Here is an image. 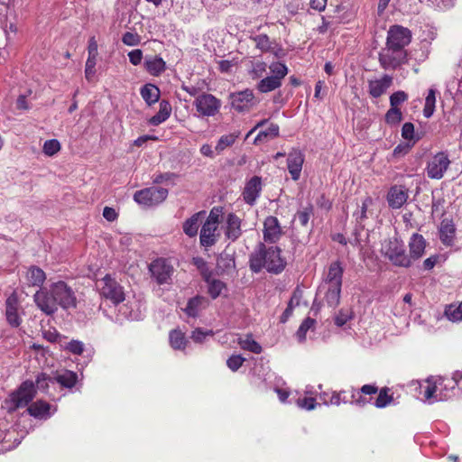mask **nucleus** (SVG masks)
<instances>
[{
	"mask_svg": "<svg viewBox=\"0 0 462 462\" xmlns=\"http://www.w3.org/2000/svg\"><path fill=\"white\" fill-rule=\"evenodd\" d=\"M304 163V154L299 149H293L288 154L287 168L293 180H298L300 177L302 166Z\"/></svg>",
	"mask_w": 462,
	"mask_h": 462,
	"instance_id": "a211bd4d",
	"label": "nucleus"
},
{
	"mask_svg": "<svg viewBox=\"0 0 462 462\" xmlns=\"http://www.w3.org/2000/svg\"><path fill=\"white\" fill-rule=\"evenodd\" d=\"M144 69L154 77L160 76L166 69V62L160 56H146L144 58Z\"/></svg>",
	"mask_w": 462,
	"mask_h": 462,
	"instance_id": "a878e982",
	"label": "nucleus"
},
{
	"mask_svg": "<svg viewBox=\"0 0 462 462\" xmlns=\"http://www.w3.org/2000/svg\"><path fill=\"white\" fill-rule=\"evenodd\" d=\"M171 106L166 100H162L160 102V109L159 111L149 119V124L151 125L157 126L162 123L165 122L171 116Z\"/></svg>",
	"mask_w": 462,
	"mask_h": 462,
	"instance_id": "2f4dec72",
	"label": "nucleus"
},
{
	"mask_svg": "<svg viewBox=\"0 0 462 462\" xmlns=\"http://www.w3.org/2000/svg\"><path fill=\"white\" fill-rule=\"evenodd\" d=\"M224 220V208L214 207L204 221V246L215 245L220 237V224Z\"/></svg>",
	"mask_w": 462,
	"mask_h": 462,
	"instance_id": "20e7f679",
	"label": "nucleus"
},
{
	"mask_svg": "<svg viewBox=\"0 0 462 462\" xmlns=\"http://www.w3.org/2000/svg\"><path fill=\"white\" fill-rule=\"evenodd\" d=\"M168 194V189L152 186L137 190L134 195V199L143 208H152L162 203Z\"/></svg>",
	"mask_w": 462,
	"mask_h": 462,
	"instance_id": "0eeeda50",
	"label": "nucleus"
},
{
	"mask_svg": "<svg viewBox=\"0 0 462 462\" xmlns=\"http://www.w3.org/2000/svg\"><path fill=\"white\" fill-rule=\"evenodd\" d=\"M169 341L171 346L175 350H183L188 343L185 333L180 329H173L170 332Z\"/></svg>",
	"mask_w": 462,
	"mask_h": 462,
	"instance_id": "c9c22d12",
	"label": "nucleus"
},
{
	"mask_svg": "<svg viewBox=\"0 0 462 462\" xmlns=\"http://www.w3.org/2000/svg\"><path fill=\"white\" fill-rule=\"evenodd\" d=\"M437 388V380L432 382L430 379H428L424 383L420 384L422 400L429 403L438 402L437 397H439V393Z\"/></svg>",
	"mask_w": 462,
	"mask_h": 462,
	"instance_id": "c756f323",
	"label": "nucleus"
},
{
	"mask_svg": "<svg viewBox=\"0 0 462 462\" xmlns=\"http://www.w3.org/2000/svg\"><path fill=\"white\" fill-rule=\"evenodd\" d=\"M373 204V199L366 197L363 201L360 209L354 213V217L357 224L362 225L364 220L367 218V209Z\"/></svg>",
	"mask_w": 462,
	"mask_h": 462,
	"instance_id": "49530a36",
	"label": "nucleus"
},
{
	"mask_svg": "<svg viewBox=\"0 0 462 462\" xmlns=\"http://www.w3.org/2000/svg\"><path fill=\"white\" fill-rule=\"evenodd\" d=\"M297 404L302 409L311 411L315 409L317 402L313 397H304L298 399Z\"/></svg>",
	"mask_w": 462,
	"mask_h": 462,
	"instance_id": "69168bd1",
	"label": "nucleus"
},
{
	"mask_svg": "<svg viewBox=\"0 0 462 462\" xmlns=\"http://www.w3.org/2000/svg\"><path fill=\"white\" fill-rule=\"evenodd\" d=\"M97 57H88L85 66V77L90 81L96 74Z\"/></svg>",
	"mask_w": 462,
	"mask_h": 462,
	"instance_id": "13d9d810",
	"label": "nucleus"
},
{
	"mask_svg": "<svg viewBox=\"0 0 462 462\" xmlns=\"http://www.w3.org/2000/svg\"><path fill=\"white\" fill-rule=\"evenodd\" d=\"M149 272L158 284H166L173 273V266L168 260L157 258L149 264Z\"/></svg>",
	"mask_w": 462,
	"mask_h": 462,
	"instance_id": "1a4fd4ad",
	"label": "nucleus"
},
{
	"mask_svg": "<svg viewBox=\"0 0 462 462\" xmlns=\"http://www.w3.org/2000/svg\"><path fill=\"white\" fill-rule=\"evenodd\" d=\"M221 101L211 94H204V116H214L219 112Z\"/></svg>",
	"mask_w": 462,
	"mask_h": 462,
	"instance_id": "72a5a7b5",
	"label": "nucleus"
},
{
	"mask_svg": "<svg viewBox=\"0 0 462 462\" xmlns=\"http://www.w3.org/2000/svg\"><path fill=\"white\" fill-rule=\"evenodd\" d=\"M5 315L8 323L12 327H18L21 324V318L18 315V300L14 293L11 294L5 302Z\"/></svg>",
	"mask_w": 462,
	"mask_h": 462,
	"instance_id": "b1692460",
	"label": "nucleus"
},
{
	"mask_svg": "<svg viewBox=\"0 0 462 462\" xmlns=\"http://www.w3.org/2000/svg\"><path fill=\"white\" fill-rule=\"evenodd\" d=\"M426 247V240L425 238L418 234L414 233L410 238L409 241V254L408 257H410L411 265L414 261L419 260L422 257L425 252Z\"/></svg>",
	"mask_w": 462,
	"mask_h": 462,
	"instance_id": "412c9836",
	"label": "nucleus"
},
{
	"mask_svg": "<svg viewBox=\"0 0 462 462\" xmlns=\"http://www.w3.org/2000/svg\"><path fill=\"white\" fill-rule=\"evenodd\" d=\"M384 256L395 266L408 268L411 266L410 257L406 254L403 242L397 237L388 240L383 246Z\"/></svg>",
	"mask_w": 462,
	"mask_h": 462,
	"instance_id": "39448f33",
	"label": "nucleus"
},
{
	"mask_svg": "<svg viewBox=\"0 0 462 462\" xmlns=\"http://www.w3.org/2000/svg\"><path fill=\"white\" fill-rule=\"evenodd\" d=\"M316 320L310 317L306 318L296 332V337L299 342L302 343L306 339L307 332L314 327Z\"/></svg>",
	"mask_w": 462,
	"mask_h": 462,
	"instance_id": "a18cd8bd",
	"label": "nucleus"
},
{
	"mask_svg": "<svg viewBox=\"0 0 462 462\" xmlns=\"http://www.w3.org/2000/svg\"><path fill=\"white\" fill-rule=\"evenodd\" d=\"M51 293H53L58 307L63 310L76 308L77 298L73 290L67 285L66 282L60 281L50 286Z\"/></svg>",
	"mask_w": 462,
	"mask_h": 462,
	"instance_id": "6e6552de",
	"label": "nucleus"
},
{
	"mask_svg": "<svg viewBox=\"0 0 462 462\" xmlns=\"http://www.w3.org/2000/svg\"><path fill=\"white\" fill-rule=\"evenodd\" d=\"M202 224V211H199L192 215L183 223V232L189 237L198 235L199 228Z\"/></svg>",
	"mask_w": 462,
	"mask_h": 462,
	"instance_id": "7c9ffc66",
	"label": "nucleus"
},
{
	"mask_svg": "<svg viewBox=\"0 0 462 462\" xmlns=\"http://www.w3.org/2000/svg\"><path fill=\"white\" fill-rule=\"evenodd\" d=\"M411 40V32L408 28L401 25L391 26L387 33L386 45L391 48L404 50Z\"/></svg>",
	"mask_w": 462,
	"mask_h": 462,
	"instance_id": "f8f14e48",
	"label": "nucleus"
},
{
	"mask_svg": "<svg viewBox=\"0 0 462 462\" xmlns=\"http://www.w3.org/2000/svg\"><path fill=\"white\" fill-rule=\"evenodd\" d=\"M36 393L35 384L32 381H24L18 389L11 393L5 401V407L9 413L17 409L28 406Z\"/></svg>",
	"mask_w": 462,
	"mask_h": 462,
	"instance_id": "f03ea898",
	"label": "nucleus"
},
{
	"mask_svg": "<svg viewBox=\"0 0 462 462\" xmlns=\"http://www.w3.org/2000/svg\"><path fill=\"white\" fill-rule=\"evenodd\" d=\"M450 165V160L444 152L436 153L429 162L426 167L427 175L430 179L440 180Z\"/></svg>",
	"mask_w": 462,
	"mask_h": 462,
	"instance_id": "9d476101",
	"label": "nucleus"
},
{
	"mask_svg": "<svg viewBox=\"0 0 462 462\" xmlns=\"http://www.w3.org/2000/svg\"><path fill=\"white\" fill-rule=\"evenodd\" d=\"M122 42L127 46H137L141 42V37L136 32H126L123 34Z\"/></svg>",
	"mask_w": 462,
	"mask_h": 462,
	"instance_id": "bf43d9fd",
	"label": "nucleus"
},
{
	"mask_svg": "<svg viewBox=\"0 0 462 462\" xmlns=\"http://www.w3.org/2000/svg\"><path fill=\"white\" fill-rule=\"evenodd\" d=\"M254 41L262 51H268L271 49L272 42L266 34H259L254 38Z\"/></svg>",
	"mask_w": 462,
	"mask_h": 462,
	"instance_id": "4d7b16f0",
	"label": "nucleus"
},
{
	"mask_svg": "<svg viewBox=\"0 0 462 462\" xmlns=\"http://www.w3.org/2000/svg\"><path fill=\"white\" fill-rule=\"evenodd\" d=\"M208 292L212 299H217L226 290V284L220 280H207Z\"/></svg>",
	"mask_w": 462,
	"mask_h": 462,
	"instance_id": "c03bdc74",
	"label": "nucleus"
},
{
	"mask_svg": "<svg viewBox=\"0 0 462 462\" xmlns=\"http://www.w3.org/2000/svg\"><path fill=\"white\" fill-rule=\"evenodd\" d=\"M282 230L277 217H267L263 222V239L267 243H276L282 236Z\"/></svg>",
	"mask_w": 462,
	"mask_h": 462,
	"instance_id": "f3484780",
	"label": "nucleus"
},
{
	"mask_svg": "<svg viewBox=\"0 0 462 462\" xmlns=\"http://www.w3.org/2000/svg\"><path fill=\"white\" fill-rule=\"evenodd\" d=\"M390 389L384 387L380 390L379 394L374 402V406L377 408H384L393 402V396L389 394Z\"/></svg>",
	"mask_w": 462,
	"mask_h": 462,
	"instance_id": "8fccbe9b",
	"label": "nucleus"
},
{
	"mask_svg": "<svg viewBox=\"0 0 462 462\" xmlns=\"http://www.w3.org/2000/svg\"><path fill=\"white\" fill-rule=\"evenodd\" d=\"M60 150V142L56 139L47 140L43 144V152L48 156H53Z\"/></svg>",
	"mask_w": 462,
	"mask_h": 462,
	"instance_id": "5fc2aeb1",
	"label": "nucleus"
},
{
	"mask_svg": "<svg viewBox=\"0 0 462 462\" xmlns=\"http://www.w3.org/2000/svg\"><path fill=\"white\" fill-rule=\"evenodd\" d=\"M406 60L405 50L387 46L379 53V61L384 69H395Z\"/></svg>",
	"mask_w": 462,
	"mask_h": 462,
	"instance_id": "9b49d317",
	"label": "nucleus"
},
{
	"mask_svg": "<svg viewBox=\"0 0 462 462\" xmlns=\"http://www.w3.org/2000/svg\"><path fill=\"white\" fill-rule=\"evenodd\" d=\"M313 215L312 205H308L298 210L294 216V219L298 220L302 226H306L310 221V217Z\"/></svg>",
	"mask_w": 462,
	"mask_h": 462,
	"instance_id": "de8ad7c7",
	"label": "nucleus"
},
{
	"mask_svg": "<svg viewBox=\"0 0 462 462\" xmlns=\"http://www.w3.org/2000/svg\"><path fill=\"white\" fill-rule=\"evenodd\" d=\"M217 265L218 269L224 271L225 269H229L235 266V260L228 254H221L217 261Z\"/></svg>",
	"mask_w": 462,
	"mask_h": 462,
	"instance_id": "e2e57ef3",
	"label": "nucleus"
},
{
	"mask_svg": "<svg viewBox=\"0 0 462 462\" xmlns=\"http://www.w3.org/2000/svg\"><path fill=\"white\" fill-rule=\"evenodd\" d=\"M224 225L222 226L225 237L231 243L236 242L243 234L242 219L235 213L230 212L224 216Z\"/></svg>",
	"mask_w": 462,
	"mask_h": 462,
	"instance_id": "4468645a",
	"label": "nucleus"
},
{
	"mask_svg": "<svg viewBox=\"0 0 462 462\" xmlns=\"http://www.w3.org/2000/svg\"><path fill=\"white\" fill-rule=\"evenodd\" d=\"M341 287L337 285L322 284L319 292L324 291V300L329 307L335 308L339 304Z\"/></svg>",
	"mask_w": 462,
	"mask_h": 462,
	"instance_id": "bb28decb",
	"label": "nucleus"
},
{
	"mask_svg": "<svg viewBox=\"0 0 462 462\" xmlns=\"http://www.w3.org/2000/svg\"><path fill=\"white\" fill-rule=\"evenodd\" d=\"M183 88L191 96L196 97L194 104L196 106L197 112L202 114V95L200 94L199 89L194 86H185Z\"/></svg>",
	"mask_w": 462,
	"mask_h": 462,
	"instance_id": "864d4df0",
	"label": "nucleus"
},
{
	"mask_svg": "<svg viewBox=\"0 0 462 462\" xmlns=\"http://www.w3.org/2000/svg\"><path fill=\"white\" fill-rule=\"evenodd\" d=\"M50 383H55L54 377H51L44 373L38 374L35 382L36 387L43 392H45L48 389Z\"/></svg>",
	"mask_w": 462,
	"mask_h": 462,
	"instance_id": "6e6d98bb",
	"label": "nucleus"
},
{
	"mask_svg": "<svg viewBox=\"0 0 462 462\" xmlns=\"http://www.w3.org/2000/svg\"><path fill=\"white\" fill-rule=\"evenodd\" d=\"M268 68L270 75L263 77L256 85V89L261 93H269L281 88L289 71L288 67L280 61L272 62Z\"/></svg>",
	"mask_w": 462,
	"mask_h": 462,
	"instance_id": "7ed1b4c3",
	"label": "nucleus"
},
{
	"mask_svg": "<svg viewBox=\"0 0 462 462\" xmlns=\"http://www.w3.org/2000/svg\"><path fill=\"white\" fill-rule=\"evenodd\" d=\"M267 69V64L263 61H254L249 70V75L253 79H263Z\"/></svg>",
	"mask_w": 462,
	"mask_h": 462,
	"instance_id": "09e8293b",
	"label": "nucleus"
},
{
	"mask_svg": "<svg viewBox=\"0 0 462 462\" xmlns=\"http://www.w3.org/2000/svg\"><path fill=\"white\" fill-rule=\"evenodd\" d=\"M238 344L242 349L254 354H260L263 350L261 345L253 338L251 334H247L244 337H239Z\"/></svg>",
	"mask_w": 462,
	"mask_h": 462,
	"instance_id": "4c0bfd02",
	"label": "nucleus"
},
{
	"mask_svg": "<svg viewBox=\"0 0 462 462\" xmlns=\"http://www.w3.org/2000/svg\"><path fill=\"white\" fill-rule=\"evenodd\" d=\"M239 133L222 135L213 151L208 145L204 144V155L213 157L215 153H220L226 148L231 146L238 138Z\"/></svg>",
	"mask_w": 462,
	"mask_h": 462,
	"instance_id": "5701e85b",
	"label": "nucleus"
},
{
	"mask_svg": "<svg viewBox=\"0 0 462 462\" xmlns=\"http://www.w3.org/2000/svg\"><path fill=\"white\" fill-rule=\"evenodd\" d=\"M128 57H129V61L133 65L137 66L142 62L143 51L139 49L133 50L128 53Z\"/></svg>",
	"mask_w": 462,
	"mask_h": 462,
	"instance_id": "774afa93",
	"label": "nucleus"
},
{
	"mask_svg": "<svg viewBox=\"0 0 462 462\" xmlns=\"http://www.w3.org/2000/svg\"><path fill=\"white\" fill-rule=\"evenodd\" d=\"M33 300L36 306L46 315H52L58 310V305L51 288L37 291Z\"/></svg>",
	"mask_w": 462,
	"mask_h": 462,
	"instance_id": "ddd939ff",
	"label": "nucleus"
},
{
	"mask_svg": "<svg viewBox=\"0 0 462 462\" xmlns=\"http://www.w3.org/2000/svg\"><path fill=\"white\" fill-rule=\"evenodd\" d=\"M456 381H454L453 375L450 378H439L437 380L438 384V393L439 397H437V401H447L456 396L457 389H456Z\"/></svg>",
	"mask_w": 462,
	"mask_h": 462,
	"instance_id": "4be33fe9",
	"label": "nucleus"
},
{
	"mask_svg": "<svg viewBox=\"0 0 462 462\" xmlns=\"http://www.w3.org/2000/svg\"><path fill=\"white\" fill-rule=\"evenodd\" d=\"M409 198L408 189L402 185H394L390 188L386 199L393 209L401 208Z\"/></svg>",
	"mask_w": 462,
	"mask_h": 462,
	"instance_id": "dca6fc26",
	"label": "nucleus"
},
{
	"mask_svg": "<svg viewBox=\"0 0 462 462\" xmlns=\"http://www.w3.org/2000/svg\"><path fill=\"white\" fill-rule=\"evenodd\" d=\"M408 99V95L402 91L399 90L393 93L390 96V105L392 107H397L402 103L405 102Z\"/></svg>",
	"mask_w": 462,
	"mask_h": 462,
	"instance_id": "052dcab7",
	"label": "nucleus"
},
{
	"mask_svg": "<svg viewBox=\"0 0 462 462\" xmlns=\"http://www.w3.org/2000/svg\"><path fill=\"white\" fill-rule=\"evenodd\" d=\"M98 288L100 295L115 305H118L125 299L124 287L110 274H106L98 282Z\"/></svg>",
	"mask_w": 462,
	"mask_h": 462,
	"instance_id": "423d86ee",
	"label": "nucleus"
},
{
	"mask_svg": "<svg viewBox=\"0 0 462 462\" xmlns=\"http://www.w3.org/2000/svg\"><path fill=\"white\" fill-rule=\"evenodd\" d=\"M54 380L55 383H60L63 387L72 388L78 381V374L75 372L66 370L54 376Z\"/></svg>",
	"mask_w": 462,
	"mask_h": 462,
	"instance_id": "ea45409f",
	"label": "nucleus"
},
{
	"mask_svg": "<svg viewBox=\"0 0 462 462\" xmlns=\"http://www.w3.org/2000/svg\"><path fill=\"white\" fill-rule=\"evenodd\" d=\"M42 337L48 342L58 343L60 346L62 343V341H64V339H67V337L65 336L60 335L55 328H50L47 330H43Z\"/></svg>",
	"mask_w": 462,
	"mask_h": 462,
	"instance_id": "603ef678",
	"label": "nucleus"
},
{
	"mask_svg": "<svg viewBox=\"0 0 462 462\" xmlns=\"http://www.w3.org/2000/svg\"><path fill=\"white\" fill-rule=\"evenodd\" d=\"M285 265L286 262L282 258L281 250L278 247L266 248L263 244H260L250 254L249 266L255 273L266 269L267 272L277 274L284 270Z\"/></svg>",
	"mask_w": 462,
	"mask_h": 462,
	"instance_id": "f257e3e1",
	"label": "nucleus"
},
{
	"mask_svg": "<svg viewBox=\"0 0 462 462\" xmlns=\"http://www.w3.org/2000/svg\"><path fill=\"white\" fill-rule=\"evenodd\" d=\"M436 105V91L434 88H430L428 95L425 98V105L423 108V116L426 118H430L432 116L435 111Z\"/></svg>",
	"mask_w": 462,
	"mask_h": 462,
	"instance_id": "37998d69",
	"label": "nucleus"
},
{
	"mask_svg": "<svg viewBox=\"0 0 462 462\" xmlns=\"http://www.w3.org/2000/svg\"><path fill=\"white\" fill-rule=\"evenodd\" d=\"M60 348L72 355L80 356L85 350V344L76 339H72L69 342H67V339H64L60 344Z\"/></svg>",
	"mask_w": 462,
	"mask_h": 462,
	"instance_id": "a19ab883",
	"label": "nucleus"
},
{
	"mask_svg": "<svg viewBox=\"0 0 462 462\" xmlns=\"http://www.w3.org/2000/svg\"><path fill=\"white\" fill-rule=\"evenodd\" d=\"M393 79L389 75H384L379 79L370 80L368 82L369 94L373 97H381L391 86Z\"/></svg>",
	"mask_w": 462,
	"mask_h": 462,
	"instance_id": "cd10ccee",
	"label": "nucleus"
},
{
	"mask_svg": "<svg viewBox=\"0 0 462 462\" xmlns=\"http://www.w3.org/2000/svg\"><path fill=\"white\" fill-rule=\"evenodd\" d=\"M254 92L249 88L230 94L231 106L237 112L248 111L254 104Z\"/></svg>",
	"mask_w": 462,
	"mask_h": 462,
	"instance_id": "2eb2a0df",
	"label": "nucleus"
},
{
	"mask_svg": "<svg viewBox=\"0 0 462 462\" xmlns=\"http://www.w3.org/2000/svg\"><path fill=\"white\" fill-rule=\"evenodd\" d=\"M279 133H280L279 125L272 123L269 125V126L266 129L261 130L257 134V135L255 136V138L254 140V143L259 144V143H264L268 140L274 139L275 137H277L279 135Z\"/></svg>",
	"mask_w": 462,
	"mask_h": 462,
	"instance_id": "f704fd0d",
	"label": "nucleus"
},
{
	"mask_svg": "<svg viewBox=\"0 0 462 462\" xmlns=\"http://www.w3.org/2000/svg\"><path fill=\"white\" fill-rule=\"evenodd\" d=\"M402 136L405 140L411 141L414 139V125L412 123H405L402 128Z\"/></svg>",
	"mask_w": 462,
	"mask_h": 462,
	"instance_id": "338daca9",
	"label": "nucleus"
},
{
	"mask_svg": "<svg viewBox=\"0 0 462 462\" xmlns=\"http://www.w3.org/2000/svg\"><path fill=\"white\" fill-rule=\"evenodd\" d=\"M262 190V180L260 177L254 176L245 184L243 198L246 204L253 206Z\"/></svg>",
	"mask_w": 462,
	"mask_h": 462,
	"instance_id": "aec40b11",
	"label": "nucleus"
},
{
	"mask_svg": "<svg viewBox=\"0 0 462 462\" xmlns=\"http://www.w3.org/2000/svg\"><path fill=\"white\" fill-rule=\"evenodd\" d=\"M140 94L148 106L158 102L160 98V89L157 86L148 83L141 88Z\"/></svg>",
	"mask_w": 462,
	"mask_h": 462,
	"instance_id": "473e14b6",
	"label": "nucleus"
},
{
	"mask_svg": "<svg viewBox=\"0 0 462 462\" xmlns=\"http://www.w3.org/2000/svg\"><path fill=\"white\" fill-rule=\"evenodd\" d=\"M402 119V115L398 107H392L385 114V122L390 125H397Z\"/></svg>",
	"mask_w": 462,
	"mask_h": 462,
	"instance_id": "3c124183",
	"label": "nucleus"
},
{
	"mask_svg": "<svg viewBox=\"0 0 462 462\" xmlns=\"http://www.w3.org/2000/svg\"><path fill=\"white\" fill-rule=\"evenodd\" d=\"M201 308L202 298L198 295L188 301L187 306L183 310L189 319H196L199 317Z\"/></svg>",
	"mask_w": 462,
	"mask_h": 462,
	"instance_id": "58836bf2",
	"label": "nucleus"
},
{
	"mask_svg": "<svg viewBox=\"0 0 462 462\" xmlns=\"http://www.w3.org/2000/svg\"><path fill=\"white\" fill-rule=\"evenodd\" d=\"M26 277L28 282L31 285L38 287H41L46 279L45 273L41 268L36 266H32L29 268Z\"/></svg>",
	"mask_w": 462,
	"mask_h": 462,
	"instance_id": "e433bc0d",
	"label": "nucleus"
},
{
	"mask_svg": "<svg viewBox=\"0 0 462 462\" xmlns=\"http://www.w3.org/2000/svg\"><path fill=\"white\" fill-rule=\"evenodd\" d=\"M445 317L452 321L457 322L462 320V301L459 303L449 304L446 307L444 311Z\"/></svg>",
	"mask_w": 462,
	"mask_h": 462,
	"instance_id": "79ce46f5",
	"label": "nucleus"
},
{
	"mask_svg": "<svg viewBox=\"0 0 462 462\" xmlns=\"http://www.w3.org/2000/svg\"><path fill=\"white\" fill-rule=\"evenodd\" d=\"M27 411L31 416L40 420H47L53 414L51 412V405L44 401L32 402L28 406Z\"/></svg>",
	"mask_w": 462,
	"mask_h": 462,
	"instance_id": "c85d7f7f",
	"label": "nucleus"
},
{
	"mask_svg": "<svg viewBox=\"0 0 462 462\" xmlns=\"http://www.w3.org/2000/svg\"><path fill=\"white\" fill-rule=\"evenodd\" d=\"M343 273L344 269L340 262L331 263L322 284L342 286Z\"/></svg>",
	"mask_w": 462,
	"mask_h": 462,
	"instance_id": "393cba45",
	"label": "nucleus"
},
{
	"mask_svg": "<svg viewBox=\"0 0 462 462\" xmlns=\"http://www.w3.org/2000/svg\"><path fill=\"white\" fill-rule=\"evenodd\" d=\"M457 235V228L452 219L444 218L439 226V236L441 243L450 247L454 245Z\"/></svg>",
	"mask_w": 462,
	"mask_h": 462,
	"instance_id": "6ab92c4d",
	"label": "nucleus"
},
{
	"mask_svg": "<svg viewBox=\"0 0 462 462\" xmlns=\"http://www.w3.org/2000/svg\"><path fill=\"white\" fill-rule=\"evenodd\" d=\"M245 361V358H244L242 356L233 355L227 359L226 365L230 370L235 372L242 366Z\"/></svg>",
	"mask_w": 462,
	"mask_h": 462,
	"instance_id": "680f3d73",
	"label": "nucleus"
},
{
	"mask_svg": "<svg viewBox=\"0 0 462 462\" xmlns=\"http://www.w3.org/2000/svg\"><path fill=\"white\" fill-rule=\"evenodd\" d=\"M344 393H345L344 392H342V393H336V392H335V393H333V394L331 395V397H330V400H329V401H327V400H326V398H325V396H326L327 394H324V396H323V397H321V399L323 400V402H324V403H325L326 405H329V404H331V405H337V406H338V405H340V403H342V402H344V403L347 402V400H346L345 396H344V397H342V394H344Z\"/></svg>",
	"mask_w": 462,
	"mask_h": 462,
	"instance_id": "0e129e2a",
	"label": "nucleus"
}]
</instances>
